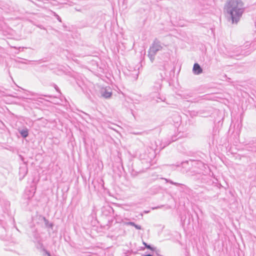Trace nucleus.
<instances>
[{
  "label": "nucleus",
  "mask_w": 256,
  "mask_h": 256,
  "mask_svg": "<svg viewBox=\"0 0 256 256\" xmlns=\"http://www.w3.org/2000/svg\"><path fill=\"white\" fill-rule=\"evenodd\" d=\"M226 9L230 14L232 22H237L243 13L244 4L240 0H229Z\"/></svg>",
  "instance_id": "1"
},
{
  "label": "nucleus",
  "mask_w": 256,
  "mask_h": 256,
  "mask_svg": "<svg viewBox=\"0 0 256 256\" xmlns=\"http://www.w3.org/2000/svg\"><path fill=\"white\" fill-rule=\"evenodd\" d=\"M193 71L195 74H198L202 72V70L200 65L196 63L194 65Z\"/></svg>",
  "instance_id": "2"
},
{
  "label": "nucleus",
  "mask_w": 256,
  "mask_h": 256,
  "mask_svg": "<svg viewBox=\"0 0 256 256\" xmlns=\"http://www.w3.org/2000/svg\"><path fill=\"white\" fill-rule=\"evenodd\" d=\"M112 96V92H110L106 91L103 94L102 96L105 98H109Z\"/></svg>",
  "instance_id": "3"
},
{
  "label": "nucleus",
  "mask_w": 256,
  "mask_h": 256,
  "mask_svg": "<svg viewBox=\"0 0 256 256\" xmlns=\"http://www.w3.org/2000/svg\"><path fill=\"white\" fill-rule=\"evenodd\" d=\"M20 134L24 138L28 136V130H24L20 132Z\"/></svg>",
  "instance_id": "4"
},
{
  "label": "nucleus",
  "mask_w": 256,
  "mask_h": 256,
  "mask_svg": "<svg viewBox=\"0 0 256 256\" xmlns=\"http://www.w3.org/2000/svg\"><path fill=\"white\" fill-rule=\"evenodd\" d=\"M144 244L148 249H150L152 250V248H151V247L149 245H147L146 243L145 242H144Z\"/></svg>",
  "instance_id": "5"
},
{
  "label": "nucleus",
  "mask_w": 256,
  "mask_h": 256,
  "mask_svg": "<svg viewBox=\"0 0 256 256\" xmlns=\"http://www.w3.org/2000/svg\"><path fill=\"white\" fill-rule=\"evenodd\" d=\"M135 227H136V228H140V227H138V226H135Z\"/></svg>",
  "instance_id": "6"
},
{
  "label": "nucleus",
  "mask_w": 256,
  "mask_h": 256,
  "mask_svg": "<svg viewBox=\"0 0 256 256\" xmlns=\"http://www.w3.org/2000/svg\"><path fill=\"white\" fill-rule=\"evenodd\" d=\"M145 256H152L150 254H148V255H146Z\"/></svg>",
  "instance_id": "7"
},
{
  "label": "nucleus",
  "mask_w": 256,
  "mask_h": 256,
  "mask_svg": "<svg viewBox=\"0 0 256 256\" xmlns=\"http://www.w3.org/2000/svg\"><path fill=\"white\" fill-rule=\"evenodd\" d=\"M131 224L134 226V223H131Z\"/></svg>",
  "instance_id": "8"
}]
</instances>
